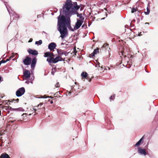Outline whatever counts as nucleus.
<instances>
[{"label":"nucleus","mask_w":158,"mask_h":158,"mask_svg":"<svg viewBox=\"0 0 158 158\" xmlns=\"http://www.w3.org/2000/svg\"><path fill=\"white\" fill-rule=\"evenodd\" d=\"M80 6L77 5V3L75 2L72 3L71 1L67 0L63 7V10L61 9L60 15L58 17L57 19V30L60 34V37L63 40L68 35L67 27L72 31H74L70 26V19L69 17L66 18L63 15H61L62 13L66 15L69 12L71 14H74L75 13V10H78Z\"/></svg>","instance_id":"f257e3e1"},{"label":"nucleus","mask_w":158,"mask_h":158,"mask_svg":"<svg viewBox=\"0 0 158 158\" xmlns=\"http://www.w3.org/2000/svg\"><path fill=\"white\" fill-rule=\"evenodd\" d=\"M44 57H48L47 61L50 64L56 63L59 61V57L54 58V55L52 53L49 52H46L44 53Z\"/></svg>","instance_id":"f03ea898"},{"label":"nucleus","mask_w":158,"mask_h":158,"mask_svg":"<svg viewBox=\"0 0 158 158\" xmlns=\"http://www.w3.org/2000/svg\"><path fill=\"white\" fill-rule=\"evenodd\" d=\"M45 104L44 103L40 102L37 106H35L33 109L35 114L34 115L37 114H44L45 113Z\"/></svg>","instance_id":"7ed1b4c3"},{"label":"nucleus","mask_w":158,"mask_h":158,"mask_svg":"<svg viewBox=\"0 0 158 158\" xmlns=\"http://www.w3.org/2000/svg\"><path fill=\"white\" fill-rule=\"evenodd\" d=\"M36 62L37 59L36 57H34L31 60V58L28 56H27L23 60V62L25 65H28L31 64V69L34 68L35 66Z\"/></svg>","instance_id":"20e7f679"},{"label":"nucleus","mask_w":158,"mask_h":158,"mask_svg":"<svg viewBox=\"0 0 158 158\" xmlns=\"http://www.w3.org/2000/svg\"><path fill=\"white\" fill-rule=\"evenodd\" d=\"M58 56L57 57H59V61H64V59L62 58V56L63 54H65L66 53L63 50L60 49H58L57 50Z\"/></svg>","instance_id":"39448f33"},{"label":"nucleus","mask_w":158,"mask_h":158,"mask_svg":"<svg viewBox=\"0 0 158 158\" xmlns=\"http://www.w3.org/2000/svg\"><path fill=\"white\" fill-rule=\"evenodd\" d=\"M25 91V89L24 87L20 88L16 91V95L17 97L21 96L24 94Z\"/></svg>","instance_id":"423d86ee"},{"label":"nucleus","mask_w":158,"mask_h":158,"mask_svg":"<svg viewBox=\"0 0 158 158\" xmlns=\"http://www.w3.org/2000/svg\"><path fill=\"white\" fill-rule=\"evenodd\" d=\"M83 22V21L81 20H77V22L76 23L75 26L74 27L75 30H77L79 28Z\"/></svg>","instance_id":"0eeeda50"},{"label":"nucleus","mask_w":158,"mask_h":158,"mask_svg":"<svg viewBox=\"0 0 158 158\" xmlns=\"http://www.w3.org/2000/svg\"><path fill=\"white\" fill-rule=\"evenodd\" d=\"M27 52L30 54L32 55L36 56L38 54V52L37 51L35 50H33L31 48H29L27 50Z\"/></svg>","instance_id":"6e6552de"},{"label":"nucleus","mask_w":158,"mask_h":158,"mask_svg":"<svg viewBox=\"0 0 158 158\" xmlns=\"http://www.w3.org/2000/svg\"><path fill=\"white\" fill-rule=\"evenodd\" d=\"M23 75L26 79L29 78L30 77V73L28 70H25L23 72Z\"/></svg>","instance_id":"1a4fd4ad"},{"label":"nucleus","mask_w":158,"mask_h":158,"mask_svg":"<svg viewBox=\"0 0 158 158\" xmlns=\"http://www.w3.org/2000/svg\"><path fill=\"white\" fill-rule=\"evenodd\" d=\"M56 46V44L54 43H51L48 46V48L50 51L53 50Z\"/></svg>","instance_id":"9d476101"},{"label":"nucleus","mask_w":158,"mask_h":158,"mask_svg":"<svg viewBox=\"0 0 158 158\" xmlns=\"http://www.w3.org/2000/svg\"><path fill=\"white\" fill-rule=\"evenodd\" d=\"M138 150L139 153L140 154L143 155H146L147 154L146 152L145 149L138 148Z\"/></svg>","instance_id":"9b49d317"},{"label":"nucleus","mask_w":158,"mask_h":158,"mask_svg":"<svg viewBox=\"0 0 158 158\" xmlns=\"http://www.w3.org/2000/svg\"><path fill=\"white\" fill-rule=\"evenodd\" d=\"M88 76L87 73L85 72H83L81 74V76L82 79L86 78L87 79H89V77Z\"/></svg>","instance_id":"f8f14e48"},{"label":"nucleus","mask_w":158,"mask_h":158,"mask_svg":"<svg viewBox=\"0 0 158 158\" xmlns=\"http://www.w3.org/2000/svg\"><path fill=\"white\" fill-rule=\"evenodd\" d=\"M144 137V135L143 136L142 138L135 144V147L138 146L140 145L141 143H143V142H142V141L143 140Z\"/></svg>","instance_id":"ddd939ff"},{"label":"nucleus","mask_w":158,"mask_h":158,"mask_svg":"<svg viewBox=\"0 0 158 158\" xmlns=\"http://www.w3.org/2000/svg\"><path fill=\"white\" fill-rule=\"evenodd\" d=\"M121 52L122 53V55L124 57H127H127H129V56H130V55H129L127 53L124 51V50L122 51H121Z\"/></svg>","instance_id":"4468645a"},{"label":"nucleus","mask_w":158,"mask_h":158,"mask_svg":"<svg viewBox=\"0 0 158 158\" xmlns=\"http://www.w3.org/2000/svg\"><path fill=\"white\" fill-rule=\"evenodd\" d=\"M0 158H10V157L8 154L4 153L1 155Z\"/></svg>","instance_id":"2eb2a0df"},{"label":"nucleus","mask_w":158,"mask_h":158,"mask_svg":"<svg viewBox=\"0 0 158 158\" xmlns=\"http://www.w3.org/2000/svg\"><path fill=\"white\" fill-rule=\"evenodd\" d=\"M99 52V49L97 48L96 49H95L94 50L93 52L91 53V55L92 56H94L95 54H96L97 53Z\"/></svg>","instance_id":"dca6fc26"},{"label":"nucleus","mask_w":158,"mask_h":158,"mask_svg":"<svg viewBox=\"0 0 158 158\" xmlns=\"http://www.w3.org/2000/svg\"><path fill=\"white\" fill-rule=\"evenodd\" d=\"M77 16L79 17V18L80 19V20H81L82 21H84V18L83 17L82 15V14H78L77 15Z\"/></svg>","instance_id":"f3484780"},{"label":"nucleus","mask_w":158,"mask_h":158,"mask_svg":"<svg viewBox=\"0 0 158 158\" xmlns=\"http://www.w3.org/2000/svg\"><path fill=\"white\" fill-rule=\"evenodd\" d=\"M60 94V92H58L55 94L54 95L55 98H58L61 97V96L59 95Z\"/></svg>","instance_id":"a211bd4d"},{"label":"nucleus","mask_w":158,"mask_h":158,"mask_svg":"<svg viewBox=\"0 0 158 158\" xmlns=\"http://www.w3.org/2000/svg\"><path fill=\"white\" fill-rule=\"evenodd\" d=\"M2 109L4 110V111H8L10 109L9 107L4 106L2 107Z\"/></svg>","instance_id":"6ab92c4d"},{"label":"nucleus","mask_w":158,"mask_h":158,"mask_svg":"<svg viewBox=\"0 0 158 158\" xmlns=\"http://www.w3.org/2000/svg\"><path fill=\"white\" fill-rule=\"evenodd\" d=\"M109 44L107 43H105L103 45V47L107 49L109 48Z\"/></svg>","instance_id":"aec40b11"},{"label":"nucleus","mask_w":158,"mask_h":158,"mask_svg":"<svg viewBox=\"0 0 158 158\" xmlns=\"http://www.w3.org/2000/svg\"><path fill=\"white\" fill-rule=\"evenodd\" d=\"M42 41L41 40H40L39 41H36L35 42V44H37V45H38V44L40 45L42 44Z\"/></svg>","instance_id":"412c9836"},{"label":"nucleus","mask_w":158,"mask_h":158,"mask_svg":"<svg viewBox=\"0 0 158 158\" xmlns=\"http://www.w3.org/2000/svg\"><path fill=\"white\" fill-rule=\"evenodd\" d=\"M150 12V9L148 8V7H147V11H145L144 13L146 15H148L149 14Z\"/></svg>","instance_id":"4be33fe9"},{"label":"nucleus","mask_w":158,"mask_h":158,"mask_svg":"<svg viewBox=\"0 0 158 158\" xmlns=\"http://www.w3.org/2000/svg\"><path fill=\"white\" fill-rule=\"evenodd\" d=\"M72 52L74 54V55H76V53L77 52V51H76V47H75L73 48V51Z\"/></svg>","instance_id":"5701e85b"},{"label":"nucleus","mask_w":158,"mask_h":158,"mask_svg":"<svg viewBox=\"0 0 158 158\" xmlns=\"http://www.w3.org/2000/svg\"><path fill=\"white\" fill-rule=\"evenodd\" d=\"M137 8H133L131 9V12L132 13H133L137 11Z\"/></svg>","instance_id":"b1692460"},{"label":"nucleus","mask_w":158,"mask_h":158,"mask_svg":"<svg viewBox=\"0 0 158 158\" xmlns=\"http://www.w3.org/2000/svg\"><path fill=\"white\" fill-rule=\"evenodd\" d=\"M60 86V85L59 83L58 82H57L56 84L55 85V87L56 88L59 87Z\"/></svg>","instance_id":"393cba45"},{"label":"nucleus","mask_w":158,"mask_h":158,"mask_svg":"<svg viewBox=\"0 0 158 158\" xmlns=\"http://www.w3.org/2000/svg\"><path fill=\"white\" fill-rule=\"evenodd\" d=\"M16 55V54H15L14 53H13L12 55L10 57H11V59L12 58H13L15 57Z\"/></svg>","instance_id":"a878e982"},{"label":"nucleus","mask_w":158,"mask_h":158,"mask_svg":"<svg viewBox=\"0 0 158 158\" xmlns=\"http://www.w3.org/2000/svg\"><path fill=\"white\" fill-rule=\"evenodd\" d=\"M19 100L18 98H17L16 99H13V100H12V101H16L17 102H19Z\"/></svg>","instance_id":"bb28decb"},{"label":"nucleus","mask_w":158,"mask_h":158,"mask_svg":"<svg viewBox=\"0 0 158 158\" xmlns=\"http://www.w3.org/2000/svg\"><path fill=\"white\" fill-rule=\"evenodd\" d=\"M0 62L1 63V64L4 63H5L6 62V60H2L1 61H0Z\"/></svg>","instance_id":"cd10ccee"},{"label":"nucleus","mask_w":158,"mask_h":158,"mask_svg":"<svg viewBox=\"0 0 158 158\" xmlns=\"http://www.w3.org/2000/svg\"><path fill=\"white\" fill-rule=\"evenodd\" d=\"M11 57H9V58H7L6 60V62L8 61H9L10 60H11Z\"/></svg>","instance_id":"c85d7f7f"},{"label":"nucleus","mask_w":158,"mask_h":158,"mask_svg":"<svg viewBox=\"0 0 158 158\" xmlns=\"http://www.w3.org/2000/svg\"><path fill=\"white\" fill-rule=\"evenodd\" d=\"M49 97V98H51L53 99H53H56V98H55V97H54H54H52V96H50V97Z\"/></svg>","instance_id":"c756f323"},{"label":"nucleus","mask_w":158,"mask_h":158,"mask_svg":"<svg viewBox=\"0 0 158 158\" xmlns=\"http://www.w3.org/2000/svg\"><path fill=\"white\" fill-rule=\"evenodd\" d=\"M114 96H111L110 97V100L111 99H113V98H114Z\"/></svg>","instance_id":"7c9ffc66"},{"label":"nucleus","mask_w":158,"mask_h":158,"mask_svg":"<svg viewBox=\"0 0 158 158\" xmlns=\"http://www.w3.org/2000/svg\"><path fill=\"white\" fill-rule=\"evenodd\" d=\"M32 40L33 39L32 38H30L28 41V42H31L32 41Z\"/></svg>","instance_id":"2f4dec72"},{"label":"nucleus","mask_w":158,"mask_h":158,"mask_svg":"<svg viewBox=\"0 0 158 158\" xmlns=\"http://www.w3.org/2000/svg\"><path fill=\"white\" fill-rule=\"evenodd\" d=\"M16 18H19V16L18 15H16V16H15Z\"/></svg>","instance_id":"473e14b6"},{"label":"nucleus","mask_w":158,"mask_h":158,"mask_svg":"<svg viewBox=\"0 0 158 158\" xmlns=\"http://www.w3.org/2000/svg\"><path fill=\"white\" fill-rule=\"evenodd\" d=\"M26 115H27V114H23L22 115L23 116V117H24V115H25V116H26Z\"/></svg>","instance_id":"72a5a7b5"},{"label":"nucleus","mask_w":158,"mask_h":158,"mask_svg":"<svg viewBox=\"0 0 158 158\" xmlns=\"http://www.w3.org/2000/svg\"><path fill=\"white\" fill-rule=\"evenodd\" d=\"M85 27H86V25L85 26V25L84 24H83L82 26V27L83 28V27H85Z\"/></svg>","instance_id":"f704fd0d"},{"label":"nucleus","mask_w":158,"mask_h":158,"mask_svg":"<svg viewBox=\"0 0 158 158\" xmlns=\"http://www.w3.org/2000/svg\"><path fill=\"white\" fill-rule=\"evenodd\" d=\"M53 103V101H51V102H50V103L51 104H52Z\"/></svg>","instance_id":"c9c22d12"},{"label":"nucleus","mask_w":158,"mask_h":158,"mask_svg":"<svg viewBox=\"0 0 158 158\" xmlns=\"http://www.w3.org/2000/svg\"><path fill=\"white\" fill-rule=\"evenodd\" d=\"M71 93V92H68V94H69Z\"/></svg>","instance_id":"e433bc0d"},{"label":"nucleus","mask_w":158,"mask_h":158,"mask_svg":"<svg viewBox=\"0 0 158 158\" xmlns=\"http://www.w3.org/2000/svg\"><path fill=\"white\" fill-rule=\"evenodd\" d=\"M1 115V110H0V116Z\"/></svg>","instance_id":"4c0bfd02"},{"label":"nucleus","mask_w":158,"mask_h":158,"mask_svg":"<svg viewBox=\"0 0 158 158\" xmlns=\"http://www.w3.org/2000/svg\"><path fill=\"white\" fill-rule=\"evenodd\" d=\"M91 81V79H89V82H90Z\"/></svg>","instance_id":"58836bf2"},{"label":"nucleus","mask_w":158,"mask_h":158,"mask_svg":"<svg viewBox=\"0 0 158 158\" xmlns=\"http://www.w3.org/2000/svg\"><path fill=\"white\" fill-rule=\"evenodd\" d=\"M131 57H132V56H130V58H131Z\"/></svg>","instance_id":"ea45409f"},{"label":"nucleus","mask_w":158,"mask_h":158,"mask_svg":"<svg viewBox=\"0 0 158 158\" xmlns=\"http://www.w3.org/2000/svg\"><path fill=\"white\" fill-rule=\"evenodd\" d=\"M145 24H149V23H146Z\"/></svg>","instance_id":"a19ab883"},{"label":"nucleus","mask_w":158,"mask_h":158,"mask_svg":"<svg viewBox=\"0 0 158 158\" xmlns=\"http://www.w3.org/2000/svg\"><path fill=\"white\" fill-rule=\"evenodd\" d=\"M7 112H8V113H9L10 112V111H7Z\"/></svg>","instance_id":"79ce46f5"},{"label":"nucleus","mask_w":158,"mask_h":158,"mask_svg":"<svg viewBox=\"0 0 158 158\" xmlns=\"http://www.w3.org/2000/svg\"><path fill=\"white\" fill-rule=\"evenodd\" d=\"M101 68H102V67H101Z\"/></svg>","instance_id":"37998d69"},{"label":"nucleus","mask_w":158,"mask_h":158,"mask_svg":"<svg viewBox=\"0 0 158 158\" xmlns=\"http://www.w3.org/2000/svg\"><path fill=\"white\" fill-rule=\"evenodd\" d=\"M13 60H15V59H13Z\"/></svg>","instance_id":"c03bdc74"}]
</instances>
